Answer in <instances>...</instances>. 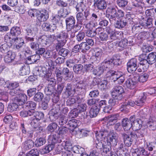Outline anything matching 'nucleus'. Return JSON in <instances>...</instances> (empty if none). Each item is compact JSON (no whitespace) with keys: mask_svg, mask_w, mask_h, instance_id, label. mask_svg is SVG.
I'll return each mask as SVG.
<instances>
[{"mask_svg":"<svg viewBox=\"0 0 156 156\" xmlns=\"http://www.w3.org/2000/svg\"><path fill=\"white\" fill-rule=\"evenodd\" d=\"M46 142V140L44 137H40L37 139L35 141V145L37 147H40L44 144Z\"/></svg>","mask_w":156,"mask_h":156,"instance_id":"nucleus-55","label":"nucleus"},{"mask_svg":"<svg viewBox=\"0 0 156 156\" xmlns=\"http://www.w3.org/2000/svg\"><path fill=\"white\" fill-rule=\"evenodd\" d=\"M122 136L123 138L124 142L125 145L128 147L130 146L133 141L131 139L130 136L125 133H122Z\"/></svg>","mask_w":156,"mask_h":156,"instance_id":"nucleus-33","label":"nucleus"},{"mask_svg":"<svg viewBox=\"0 0 156 156\" xmlns=\"http://www.w3.org/2000/svg\"><path fill=\"white\" fill-rule=\"evenodd\" d=\"M69 115V117L72 118H75L78 116H81V115L76 108H74V109L70 112Z\"/></svg>","mask_w":156,"mask_h":156,"instance_id":"nucleus-50","label":"nucleus"},{"mask_svg":"<svg viewBox=\"0 0 156 156\" xmlns=\"http://www.w3.org/2000/svg\"><path fill=\"white\" fill-rule=\"evenodd\" d=\"M30 72L29 66L27 65H22L19 71L20 75L24 76L29 73Z\"/></svg>","mask_w":156,"mask_h":156,"instance_id":"nucleus-26","label":"nucleus"},{"mask_svg":"<svg viewBox=\"0 0 156 156\" xmlns=\"http://www.w3.org/2000/svg\"><path fill=\"white\" fill-rule=\"evenodd\" d=\"M44 98V94L43 93L38 92L35 94L33 99L36 101L40 102Z\"/></svg>","mask_w":156,"mask_h":156,"instance_id":"nucleus-53","label":"nucleus"},{"mask_svg":"<svg viewBox=\"0 0 156 156\" xmlns=\"http://www.w3.org/2000/svg\"><path fill=\"white\" fill-rule=\"evenodd\" d=\"M61 142V138L57 134H51L49 136L48 142L54 147L55 144L60 143Z\"/></svg>","mask_w":156,"mask_h":156,"instance_id":"nucleus-12","label":"nucleus"},{"mask_svg":"<svg viewBox=\"0 0 156 156\" xmlns=\"http://www.w3.org/2000/svg\"><path fill=\"white\" fill-rule=\"evenodd\" d=\"M107 75H108V76L112 77L114 81L117 80L119 84L122 83L125 80V74L120 71L109 70L107 72Z\"/></svg>","mask_w":156,"mask_h":156,"instance_id":"nucleus-2","label":"nucleus"},{"mask_svg":"<svg viewBox=\"0 0 156 156\" xmlns=\"http://www.w3.org/2000/svg\"><path fill=\"white\" fill-rule=\"evenodd\" d=\"M9 47L6 43L0 46V51L3 53H6L9 51Z\"/></svg>","mask_w":156,"mask_h":156,"instance_id":"nucleus-56","label":"nucleus"},{"mask_svg":"<svg viewBox=\"0 0 156 156\" xmlns=\"http://www.w3.org/2000/svg\"><path fill=\"white\" fill-rule=\"evenodd\" d=\"M102 154L103 156H113V153L111 151V148L110 144L104 145Z\"/></svg>","mask_w":156,"mask_h":156,"instance_id":"nucleus-25","label":"nucleus"},{"mask_svg":"<svg viewBox=\"0 0 156 156\" xmlns=\"http://www.w3.org/2000/svg\"><path fill=\"white\" fill-rule=\"evenodd\" d=\"M55 73L57 77L58 80L59 82L62 81L63 77L62 76V71L60 68H56L55 70Z\"/></svg>","mask_w":156,"mask_h":156,"instance_id":"nucleus-54","label":"nucleus"},{"mask_svg":"<svg viewBox=\"0 0 156 156\" xmlns=\"http://www.w3.org/2000/svg\"><path fill=\"white\" fill-rule=\"evenodd\" d=\"M119 116V114L118 113L110 115L108 116L107 121L109 124L112 125L114 123V122L118 118Z\"/></svg>","mask_w":156,"mask_h":156,"instance_id":"nucleus-42","label":"nucleus"},{"mask_svg":"<svg viewBox=\"0 0 156 156\" xmlns=\"http://www.w3.org/2000/svg\"><path fill=\"white\" fill-rule=\"evenodd\" d=\"M147 127L150 130H156V118L152 116H151L147 123Z\"/></svg>","mask_w":156,"mask_h":156,"instance_id":"nucleus-14","label":"nucleus"},{"mask_svg":"<svg viewBox=\"0 0 156 156\" xmlns=\"http://www.w3.org/2000/svg\"><path fill=\"white\" fill-rule=\"evenodd\" d=\"M18 103L15 102V99L13 102L10 103L8 106V110L9 112H13L16 111L18 108Z\"/></svg>","mask_w":156,"mask_h":156,"instance_id":"nucleus-40","label":"nucleus"},{"mask_svg":"<svg viewBox=\"0 0 156 156\" xmlns=\"http://www.w3.org/2000/svg\"><path fill=\"white\" fill-rule=\"evenodd\" d=\"M108 83L106 80H104L100 83H98L100 88L102 90H104L108 88Z\"/></svg>","mask_w":156,"mask_h":156,"instance_id":"nucleus-59","label":"nucleus"},{"mask_svg":"<svg viewBox=\"0 0 156 156\" xmlns=\"http://www.w3.org/2000/svg\"><path fill=\"white\" fill-rule=\"evenodd\" d=\"M80 124V121L76 119L70 120L67 124L68 128L73 131L75 129L78 127Z\"/></svg>","mask_w":156,"mask_h":156,"instance_id":"nucleus-20","label":"nucleus"},{"mask_svg":"<svg viewBox=\"0 0 156 156\" xmlns=\"http://www.w3.org/2000/svg\"><path fill=\"white\" fill-rule=\"evenodd\" d=\"M141 26L146 29L151 28L152 27V19L149 18L147 20L144 21L141 23Z\"/></svg>","mask_w":156,"mask_h":156,"instance_id":"nucleus-39","label":"nucleus"},{"mask_svg":"<svg viewBox=\"0 0 156 156\" xmlns=\"http://www.w3.org/2000/svg\"><path fill=\"white\" fill-rule=\"evenodd\" d=\"M57 124L55 122H52L47 127L48 131L50 132L54 131L58 126Z\"/></svg>","mask_w":156,"mask_h":156,"instance_id":"nucleus-62","label":"nucleus"},{"mask_svg":"<svg viewBox=\"0 0 156 156\" xmlns=\"http://www.w3.org/2000/svg\"><path fill=\"white\" fill-rule=\"evenodd\" d=\"M34 73L37 76H43L46 75V76H50L51 73H48L47 68L45 67L37 66L35 68L34 70Z\"/></svg>","mask_w":156,"mask_h":156,"instance_id":"nucleus-7","label":"nucleus"},{"mask_svg":"<svg viewBox=\"0 0 156 156\" xmlns=\"http://www.w3.org/2000/svg\"><path fill=\"white\" fill-rule=\"evenodd\" d=\"M10 33L12 36L17 37L20 34L21 30L20 27H14L10 29Z\"/></svg>","mask_w":156,"mask_h":156,"instance_id":"nucleus-35","label":"nucleus"},{"mask_svg":"<svg viewBox=\"0 0 156 156\" xmlns=\"http://www.w3.org/2000/svg\"><path fill=\"white\" fill-rule=\"evenodd\" d=\"M15 102L18 103L19 105H22L25 104V102L27 100V96L24 94H20L15 98Z\"/></svg>","mask_w":156,"mask_h":156,"instance_id":"nucleus-17","label":"nucleus"},{"mask_svg":"<svg viewBox=\"0 0 156 156\" xmlns=\"http://www.w3.org/2000/svg\"><path fill=\"white\" fill-rule=\"evenodd\" d=\"M124 92V89L122 86H116L111 91V96L112 97L122 100L123 98L122 94Z\"/></svg>","mask_w":156,"mask_h":156,"instance_id":"nucleus-4","label":"nucleus"},{"mask_svg":"<svg viewBox=\"0 0 156 156\" xmlns=\"http://www.w3.org/2000/svg\"><path fill=\"white\" fill-rule=\"evenodd\" d=\"M58 16L60 17H65L69 14L66 9L61 8L58 11Z\"/></svg>","mask_w":156,"mask_h":156,"instance_id":"nucleus-58","label":"nucleus"},{"mask_svg":"<svg viewBox=\"0 0 156 156\" xmlns=\"http://www.w3.org/2000/svg\"><path fill=\"white\" fill-rule=\"evenodd\" d=\"M54 147L53 145L49 144L48 145L44 147L41 151V153L42 154H45L48 153L54 148Z\"/></svg>","mask_w":156,"mask_h":156,"instance_id":"nucleus-45","label":"nucleus"},{"mask_svg":"<svg viewBox=\"0 0 156 156\" xmlns=\"http://www.w3.org/2000/svg\"><path fill=\"white\" fill-rule=\"evenodd\" d=\"M65 92L70 97L73 96L75 93H76L75 88H73L72 85L69 83H67L66 86Z\"/></svg>","mask_w":156,"mask_h":156,"instance_id":"nucleus-28","label":"nucleus"},{"mask_svg":"<svg viewBox=\"0 0 156 156\" xmlns=\"http://www.w3.org/2000/svg\"><path fill=\"white\" fill-rule=\"evenodd\" d=\"M12 36V34L10 32L7 33L4 36V41L6 43H9L12 45L13 43L14 38Z\"/></svg>","mask_w":156,"mask_h":156,"instance_id":"nucleus-41","label":"nucleus"},{"mask_svg":"<svg viewBox=\"0 0 156 156\" xmlns=\"http://www.w3.org/2000/svg\"><path fill=\"white\" fill-rule=\"evenodd\" d=\"M126 25V20L124 18H122L119 20H116L114 23V26L115 28L119 29L122 28Z\"/></svg>","mask_w":156,"mask_h":156,"instance_id":"nucleus-23","label":"nucleus"},{"mask_svg":"<svg viewBox=\"0 0 156 156\" xmlns=\"http://www.w3.org/2000/svg\"><path fill=\"white\" fill-rule=\"evenodd\" d=\"M40 58V55L38 54H36L30 56H29L27 58L28 61L30 62L29 64L34 63L39 60Z\"/></svg>","mask_w":156,"mask_h":156,"instance_id":"nucleus-43","label":"nucleus"},{"mask_svg":"<svg viewBox=\"0 0 156 156\" xmlns=\"http://www.w3.org/2000/svg\"><path fill=\"white\" fill-rule=\"evenodd\" d=\"M76 17L77 20V23L80 24H83L85 22V19L83 12L76 13Z\"/></svg>","mask_w":156,"mask_h":156,"instance_id":"nucleus-36","label":"nucleus"},{"mask_svg":"<svg viewBox=\"0 0 156 156\" xmlns=\"http://www.w3.org/2000/svg\"><path fill=\"white\" fill-rule=\"evenodd\" d=\"M46 36L44 35L38 38V42L42 46L44 47L48 44Z\"/></svg>","mask_w":156,"mask_h":156,"instance_id":"nucleus-48","label":"nucleus"},{"mask_svg":"<svg viewBox=\"0 0 156 156\" xmlns=\"http://www.w3.org/2000/svg\"><path fill=\"white\" fill-rule=\"evenodd\" d=\"M132 122L130 120V117L129 119L127 118H123L122 120V125L125 131H128L131 128Z\"/></svg>","mask_w":156,"mask_h":156,"instance_id":"nucleus-19","label":"nucleus"},{"mask_svg":"<svg viewBox=\"0 0 156 156\" xmlns=\"http://www.w3.org/2000/svg\"><path fill=\"white\" fill-rule=\"evenodd\" d=\"M62 145L67 151H71L73 149L72 144L69 141H64L62 143Z\"/></svg>","mask_w":156,"mask_h":156,"instance_id":"nucleus-52","label":"nucleus"},{"mask_svg":"<svg viewBox=\"0 0 156 156\" xmlns=\"http://www.w3.org/2000/svg\"><path fill=\"white\" fill-rule=\"evenodd\" d=\"M128 40L124 38L118 44V46L120 47L121 49L125 48L127 45Z\"/></svg>","mask_w":156,"mask_h":156,"instance_id":"nucleus-63","label":"nucleus"},{"mask_svg":"<svg viewBox=\"0 0 156 156\" xmlns=\"http://www.w3.org/2000/svg\"><path fill=\"white\" fill-rule=\"evenodd\" d=\"M148 73H144L139 75L138 77V80L140 82L144 83L146 82L149 77Z\"/></svg>","mask_w":156,"mask_h":156,"instance_id":"nucleus-47","label":"nucleus"},{"mask_svg":"<svg viewBox=\"0 0 156 156\" xmlns=\"http://www.w3.org/2000/svg\"><path fill=\"white\" fill-rule=\"evenodd\" d=\"M121 100L115 98L114 97H112V98L110 99L108 101V103L110 106L111 107L113 106L116 105H117L119 104V102L121 101Z\"/></svg>","mask_w":156,"mask_h":156,"instance_id":"nucleus-60","label":"nucleus"},{"mask_svg":"<svg viewBox=\"0 0 156 156\" xmlns=\"http://www.w3.org/2000/svg\"><path fill=\"white\" fill-rule=\"evenodd\" d=\"M120 59L115 56H114L110 59H106L102 63L107 70L112 69L114 66L119 65Z\"/></svg>","mask_w":156,"mask_h":156,"instance_id":"nucleus-3","label":"nucleus"},{"mask_svg":"<svg viewBox=\"0 0 156 156\" xmlns=\"http://www.w3.org/2000/svg\"><path fill=\"white\" fill-rule=\"evenodd\" d=\"M67 105L71 106L75 108L77 106V102L76 100L73 98H69L66 101Z\"/></svg>","mask_w":156,"mask_h":156,"instance_id":"nucleus-46","label":"nucleus"},{"mask_svg":"<svg viewBox=\"0 0 156 156\" xmlns=\"http://www.w3.org/2000/svg\"><path fill=\"white\" fill-rule=\"evenodd\" d=\"M72 151L75 153L81 154L84 151V149L79 146H74Z\"/></svg>","mask_w":156,"mask_h":156,"instance_id":"nucleus-51","label":"nucleus"},{"mask_svg":"<svg viewBox=\"0 0 156 156\" xmlns=\"http://www.w3.org/2000/svg\"><path fill=\"white\" fill-rule=\"evenodd\" d=\"M77 106V108L76 109L80 113L81 116H80V117L81 119H83L86 121L88 117V115L85 114V112L87 107V105L85 104H80L78 105Z\"/></svg>","mask_w":156,"mask_h":156,"instance_id":"nucleus-11","label":"nucleus"},{"mask_svg":"<svg viewBox=\"0 0 156 156\" xmlns=\"http://www.w3.org/2000/svg\"><path fill=\"white\" fill-rule=\"evenodd\" d=\"M36 104L33 101H29L25 103L23 105V107L25 106L26 108H34L36 107Z\"/></svg>","mask_w":156,"mask_h":156,"instance_id":"nucleus-57","label":"nucleus"},{"mask_svg":"<svg viewBox=\"0 0 156 156\" xmlns=\"http://www.w3.org/2000/svg\"><path fill=\"white\" fill-rule=\"evenodd\" d=\"M59 110L58 108H53L48 113L49 118L51 121H55L59 116Z\"/></svg>","mask_w":156,"mask_h":156,"instance_id":"nucleus-13","label":"nucleus"},{"mask_svg":"<svg viewBox=\"0 0 156 156\" xmlns=\"http://www.w3.org/2000/svg\"><path fill=\"white\" fill-rule=\"evenodd\" d=\"M107 15L110 21H116L117 20V8L113 7L108 8L106 11Z\"/></svg>","mask_w":156,"mask_h":156,"instance_id":"nucleus-9","label":"nucleus"},{"mask_svg":"<svg viewBox=\"0 0 156 156\" xmlns=\"http://www.w3.org/2000/svg\"><path fill=\"white\" fill-rule=\"evenodd\" d=\"M39 153L37 149H33L27 154L26 156H38Z\"/></svg>","mask_w":156,"mask_h":156,"instance_id":"nucleus-64","label":"nucleus"},{"mask_svg":"<svg viewBox=\"0 0 156 156\" xmlns=\"http://www.w3.org/2000/svg\"><path fill=\"white\" fill-rule=\"evenodd\" d=\"M36 16L39 21L41 22L45 21L48 18V12L44 9L38 11Z\"/></svg>","mask_w":156,"mask_h":156,"instance_id":"nucleus-10","label":"nucleus"},{"mask_svg":"<svg viewBox=\"0 0 156 156\" xmlns=\"http://www.w3.org/2000/svg\"><path fill=\"white\" fill-rule=\"evenodd\" d=\"M146 60L150 64L154 63L156 61V53L152 52L149 54Z\"/></svg>","mask_w":156,"mask_h":156,"instance_id":"nucleus-34","label":"nucleus"},{"mask_svg":"<svg viewBox=\"0 0 156 156\" xmlns=\"http://www.w3.org/2000/svg\"><path fill=\"white\" fill-rule=\"evenodd\" d=\"M65 22L66 29H68L69 27H72L73 24H75L76 20L74 17L73 16H70L66 19Z\"/></svg>","mask_w":156,"mask_h":156,"instance_id":"nucleus-29","label":"nucleus"},{"mask_svg":"<svg viewBox=\"0 0 156 156\" xmlns=\"http://www.w3.org/2000/svg\"><path fill=\"white\" fill-rule=\"evenodd\" d=\"M41 27L45 31L53 32L56 29V26L55 24H51L49 23L46 22L42 24Z\"/></svg>","mask_w":156,"mask_h":156,"instance_id":"nucleus-16","label":"nucleus"},{"mask_svg":"<svg viewBox=\"0 0 156 156\" xmlns=\"http://www.w3.org/2000/svg\"><path fill=\"white\" fill-rule=\"evenodd\" d=\"M130 120L132 122L131 128L134 131H136L141 129L142 122L140 119H136L135 116L132 115L130 117Z\"/></svg>","mask_w":156,"mask_h":156,"instance_id":"nucleus-5","label":"nucleus"},{"mask_svg":"<svg viewBox=\"0 0 156 156\" xmlns=\"http://www.w3.org/2000/svg\"><path fill=\"white\" fill-rule=\"evenodd\" d=\"M55 91V88L54 87L47 86L44 90L45 94L47 95H51L54 94Z\"/></svg>","mask_w":156,"mask_h":156,"instance_id":"nucleus-49","label":"nucleus"},{"mask_svg":"<svg viewBox=\"0 0 156 156\" xmlns=\"http://www.w3.org/2000/svg\"><path fill=\"white\" fill-rule=\"evenodd\" d=\"M146 97L144 94H141L137 100L135 101L136 105L138 106H142L144 105Z\"/></svg>","mask_w":156,"mask_h":156,"instance_id":"nucleus-38","label":"nucleus"},{"mask_svg":"<svg viewBox=\"0 0 156 156\" xmlns=\"http://www.w3.org/2000/svg\"><path fill=\"white\" fill-rule=\"evenodd\" d=\"M95 136L96 138L99 139H102L108 136L109 142H107V144H110L113 146L117 144L118 142L117 134L114 133L113 130L111 131L108 133L107 130L102 129L99 131H96Z\"/></svg>","mask_w":156,"mask_h":156,"instance_id":"nucleus-1","label":"nucleus"},{"mask_svg":"<svg viewBox=\"0 0 156 156\" xmlns=\"http://www.w3.org/2000/svg\"><path fill=\"white\" fill-rule=\"evenodd\" d=\"M100 108L98 106H94L90 110L89 112V115L87 119H88L90 118H93L96 117L98 115Z\"/></svg>","mask_w":156,"mask_h":156,"instance_id":"nucleus-22","label":"nucleus"},{"mask_svg":"<svg viewBox=\"0 0 156 156\" xmlns=\"http://www.w3.org/2000/svg\"><path fill=\"white\" fill-rule=\"evenodd\" d=\"M34 146L33 141L31 140H28L24 142L23 148L26 150H28L32 148Z\"/></svg>","mask_w":156,"mask_h":156,"instance_id":"nucleus-44","label":"nucleus"},{"mask_svg":"<svg viewBox=\"0 0 156 156\" xmlns=\"http://www.w3.org/2000/svg\"><path fill=\"white\" fill-rule=\"evenodd\" d=\"M141 3L140 0H132L131 5L133 8L141 7Z\"/></svg>","mask_w":156,"mask_h":156,"instance_id":"nucleus-61","label":"nucleus"},{"mask_svg":"<svg viewBox=\"0 0 156 156\" xmlns=\"http://www.w3.org/2000/svg\"><path fill=\"white\" fill-rule=\"evenodd\" d=\"M83 66L81 64H75L73 66V70L74 72L77 74H83Z\"/></svg>","mask_w":156,"mask_h":156,"instance_id":"nucleus-30","label":"nucleus"},{"mask_svg":"<svg viewBox=\"0 0 156 156\" xmlns=\"http://www.w3.org/2000/svg\"><path fill=\"white\" fill-rule=\"evenodd\" d=\"M25 31L26 32L25 38L26 40L28 41H34V38L28 36H33L34 35H35L37 31V28L36 27L33 28L30 27L25 29Z\"/></svg>","mask_w":156,"mask_h":156,"instance_id":"nucleus-6","label":"nucleus"},{"mask_svg":"<svg viewBox=\"0 0 156 156\" xmlns=\"http://www.w3.org/2000/svg\"><path fill=\"white\" fill-rule=\"evenodd\" d=\"M93 5L99 10L105 9L107 7V4L105 0H100L94 3Z\"/></svg>","mask_w":156,"mask_h":156,"instance_id":"nucleus-21","label":"nucleus"},{"mask_svg":"<svg viewBox=\"0 0 156 156\" xmlns=\"http://www.w3.org/2000/svg\"><path fill=\"white\" fill-rule=\"evenodd\" d=\"M57 40L61 41L66 43L68 38L67 34L66 31H62L56 36Z\"/></svg>","mask_w":156,"mask_h":156,"instance_id":"nucleus-24","label":"nucleus"},{"mask_svg":"<svg viewBox=\"0 0 156 156\" xmlns=\"http://www.w3.org/2000/svg\"><path fill=\"white\" fill-rule=\"evenodd\" d=\"M150 64L146 60L141 61L137 67V71L140 72L146 71L149 67Z\"/></svg>","mask_w":156,"mask_h":156,"instance_id":"nucleus-18","label":"nucleus"},{"mask_svg":"<svg viewBox=\"0 0 156 156\" xmlns=\"http://www.w3.org/2000/svg\"><path fill=\"white\" fill-rule=\"evenodd\" d=\"M138 61L136 58L131 59L127 63V70L130 73H133L136 69Z\"/></svg>","mask_w":156,"mask_h":156,"instance_id":"nucleus-8","label":"nucleus"},{"mask_svg":"<svg viewBox=\"0 0 156 156\" xmlns=\"http://www.w3.org/2000/svg\"><path fill=\"white\" fill-rule=\"evenodd\" d=\"M125 84L128 88L133 89L136 86L137 82L133 80V79L129 78L126 81Z\"/></svg>","mask_w":156,"mask_h":156,"instance_id":"nucleus-27","label":"nucleus"},{"mask_svg":"<svg viewBox=\"0 0 156 156\" xmlns=\"http://www.w3.org/2000/svg\"><path fill=\"white\" fill-rule=\"evenodd\" d=\"M86 84L85 82L82 80L79 81L76 84L75 88L76 93L77 94H80L85 90Z\"/></svg>","mask_w":156,"mask_h":156,"instance_id":"nucleus-15","label":"nucleus"},{"mask_svg":"<svg viewBox=\"0 0 156 156\" xmlns=\"http://www.w3.org/2000/svg\"><path fill=\"white\" fill-rule=\"evenodd\" d=\"M16 45V48L19 49L21 48L24 44L23 40L21 38L16 37L14 38L13 43Z\"/></svg>","mask_w":156,"mask_h":156,"instance_id":"nucleus-32","label":"nucleus"},{"mask_svg":"<svg viewBox=\"0 0 156 156\" xmlns=\"http://www.w3.org/2000/svg\"><path fill=\"white\" fill-rule=\"evenodd\" d=\"M86 2H77L75 9L77 12H83L86 9Z\"/></svg>","mask_w":156,"mask_h":156,"instance_id":"nucleus-31","label":"nucleus"},{"mask_svg":"<svg viewBox=\"0 0 156 156\" xmlns=\"http://www.w3.org/2000/svg\"><path fill=\"white\" fill-rule=\"evenodd\" d=\"M80 59V58H74L72 59H69L66 61V65L69 68L73 67L75 64L79 62Z\"/></svg>","mask_w":156,"mask_h":156,"instance_id":"nucleus-37","label":"nucleus"}]
</instances>
